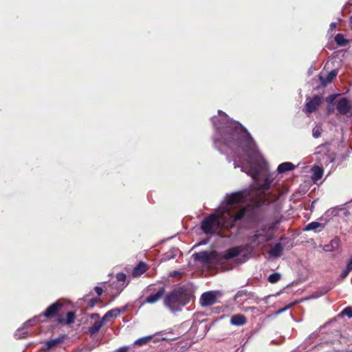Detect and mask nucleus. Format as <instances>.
<instances>
[{
    "instance_id": "1",
    "label": "nucleus",
    "mask_w": 352,
    "mask_h": 352,
    "mask_svg": "<svg viewBox=\"0 0 352 352\" xmlns=\"http://www.w3.org/2000/svg\"><path fill=\"white\" fill-rule=\"evenodd\" d=\"M224 144L231 148H240L249 158L256 153L255 144L246 129L238 122L230 121L221 131Z\"/></svg>"
},
{
    "instance_id": "2",
    "label": "nucleus",
    "mask_w": 352,
    "mask_h": 352,
    "mask_svg": "<svg viewBox=\"0 0 352 352\" xmlns=\"http://www.w3.org/2000/svg\"><path fill=\"white\" fill-rule=\"evenodd\" d=\"M254 193L249 200L250 203L246 205L248 220L252 223H258L265 218L268 201L265 198L257 195L256 192Z\"/></svg>"
},
{
    "instance_id": "3",
    "label": "nucleus",
    "mask_w": 352,
    "mask_h": 352,
    "mask_svg": "<svg viewBox=\"0 0 352 352\" xmlns=\"http://www.w3.org/2000/svg\"><path fill=\"white\" fill-rule=\"evenodd\" d=\"M190 297L186 290L183 287H178L165 296L164 304L171 311H177L181 309L182 307L188 303Z\"/></svg>"
},
{
    "instance_id": "4",
    "label": "nucleus",
    "mask_w": 352,
    "mask_h": 352,
    "mask_svg": "<svg viewBox=\"0 0 352 352\" xmlns=\"http://www.w3.org/2000/svg\"><path fill=\"white\" fill-rule=\"evenodd\" d=\"M200 228L206 234L217 233L223 228L220 216L215 213L210 214L202 220Z\"/></svg>"
},
{
    "instance_id": "5",
    "label": "nucleus",
    "mask_w": 352,
    "mask_h": 352,
    "mask_svg": "<svg viewBox=\"0 0 352 352\" xmlns=\"http://www.w3.org/2000/svg\"><path fill=\"white\" fill-rule=\"evenodd\" d=\"M317 149V160L321 165L328 166L336 160V154L331 148V143L326 142L318 146Z\"/></svg>"
},
{
    "instance_id": "6",
    "label": "nucleus",
    "mask_w": 352,
    "mask_h": 352,
    "mask_svg": "<svg viewBox=\"0 0 352 352\" xmlns=\"http://www.w3.org/2000/svg\"><path fill=\"white\" fill-rule=\"evenodd\" d=\"M192 257L195 261H199L202 264L208 265H220L219 252L212 250L210 252L202 251L195 253Z\"/></svg>"
},
{
    "instance_id": "7",
    "label": "nucleus",
    "mask_w": 352,
    "mask_h": 352,
    "mask_svg": "<svg viewBox=\"0 0 352 352\" xmlns=\"http://www.w3.org/2000/svg\"><path fill=\"white\" fill-rule=\"evenodd\" d=\"M255 192L248 190H242L226 196V204L229 206L235 204H243L249 201Z\"/></svg>"
},
{
    "instance_id": "8",
    "label": "nucleus",
    "mask_w": 352,
    "mask_h": 352,
    "mask_svg": "<svg viewBox=\"0 0 352 352\" xmlns=\"http://www.w3.org/2000/svg\"><path fill=\"white\" fill-rule=\"evenodd\" d=\"M64 302L61 300H58L50 305L45 309L42 316L49 319L54 318L55 317L57 318L58 316H61V314L64 313Z\"/></svg>"
},
{
    "instance_id": "9",
    "label": "nucleus",
    "mask_w": 352,
    "mask_h": 352,
    "mask_svg": "<svg viewBox=\"0 0 352 352\" xmlns=\"http://www.w3.org/2000/svg\"><path fill=\"white\" fill-rule=\"evenodd\" d=\"M241 246H236L234 248H229L226 253H219V263L220 265L223 264L227 260L231 259L239 256L243 251Z\"/></svg>"
},
{
    "instance_id": "10",
    "label": "nucleus",
    "mask_w": 352,
    "mask_h": 352,
    "mask_svg": "<svg viewBox=\"0 0 352 352\" xmlns=\"http://www.w3.org/2000/svg\"><path fill=\"white\" fill-rule=\"evenodd\" d=\"M323 98L320 96L316 95L311 100L307 101L305 104V112L311 113L315 112L319 106L322 104Z\"/></svg>"
},
{
    "instance_id": "11",
    "label": "nucleus",
    "mask_w": 352,
    "mask_h": 352,
    "mask_svg": "<svg viewBox=\"0 0 352 352\" xmlns=\"http://www.w3.org/2000/svg\"><path fill=\"white\" fill-rule=\"evenodd\" d=\"M165 293L164 287H161L157 290L154 289L153 292L145 298L144 303L155 304L164 296Z\"/></svg>"
},
{
    "instance_id": "12",
    "label": "nucleus",
    "mask_w": 352,
    "mask_h": 352,
    "mask_svg": "<svg viewBox=\"0 0 352 352\" xmlns=\"http://www.w3.org/2000/svg\"><path fill=\"white\" fill-rule=\"evenodd\" d=\"M76 317V315L75 311H69L66 313L65 318L63 316L62 314L61 316H58V317L56 318L55 321L59 324L70 325L74 322Z\"/></svg>"
},
{
    "instance_id": "13",
    "label": "nucleus",
    "mask_w": 352,
    "mask_h": 352,
    "mask_svg": "<svg viewBox=\"0 0 352 352\" xmlns=\"http://www.w3.org/2000/svg\"><path fill=\"white\" fill-rule=\"evenodd\" d=\"M217 301V296L213 292L204 293L200 298L202 306L208 307L214 305Z\"/></svg>"
},
{
    "instance_id": "14",
    "label": "nucleus",
    "mask_w": 352,
    "mask_h": 352,
    "mask_svg": "<svg viewBox=\"0 0 352 352\" xmlns=\"http://www.w3.org/2000/svg\"><path fill=\"white\" fill-rule=\"evenodd\" d=\"M351 106L346 98H341L337 104V110L341 115H347L350 113Z\"/></svg>"
},
{
    "instance_id": "15",
    "label": "nucleus",
    "mask_w": 352,
    "mask_h": 352,
    "mask_svg": "<svg viewBox=\"0 0 352 352\" xmlns=\"http://www.w3.org/2000/svg\"><path fill=\"white\" fill-rule=\"evenodd\" d=\"M230 323L234 326H243L247 323V318L243 314H235L231 317Z\"/></svg>"
},
{
    "instance_id": "16",
    "label": "nucleus",
    "mask_w": 352,
    "mask_h": 352,
    "mask_svg": "<svg viewBox=\"0 0 352 352\" xmlns=\"http://www.w3.org/2000/svg\"><path fill=\"white\" fill-rule=\"evenodd\" d=\"M148 270L147 265L144 262H140L133 270L132 275L134 277L140 276Z\"/></svg>"
},
{
    "instance_id": "17",
    "label": "nucleus",
    "mask_w": 352,
    "mask_h": 352,
    "mask_svg": "<svg viewBox=\"0 0 352 352\" xmlns=\"http://www.w3.org/2000/svg\"><path fill=\"white\" fill-rule=\"evenodd\" d=\"M283 251V245L280 243H277L269 251V254L272 257H280Z\"/></svg>"
},
{
    "instance_id": "18",
    "label": "nucleus",
    "mask_w": 352,
    "mask_h": 352,
    "mask_svg": "<svg viewBox=\"0 0 352 352\" xmlns=\"http://www.w3.org/2000/svg\"><path fill=\"white\" fill-rule=\"evenodd\" d=\"M313 175L311 176V179L314 182H316L319 179H320L323 175L324 170L322 167L319 166H314L312 168Z\"/></svg>"
},
{
    "instance_id": "19",
    "label": "nucleus",
    "mask_w": 352,
    "mask_h": 352,
    "mask_svg": "<svg viewBox=\"0 0 352 352\" xmlns=\"http://www.w3.org/2000/svg\"><path fill=\"white\" fill-rule=\"evenodd\" d=\"M65 338V335H61L58 338L48 340L45 343L47 350H50L59 344L62 343Z\"/></svg>"
},
{
    "instance_id": "20",
    "label": "nucleus",
    "mask_w": 352,
    "mask_h": 352,
    "mask_svg": "<svg viewBox=\"0 0 352 352\" xmlns=\"http://www.w3.org/2000/svg\"><path fill=\"white\" fill-rule=\"evenodd\" d=\"M295 166L292 162H283L278 165L277 171L278 173H284L294 170Z\"/></svg>"
},
{
    "instance_id": "21",
    "label": "nucleus",
    "mask_w": 352,
    "mask_h": 352,
    "mask_svg": "<svg viewBox=\"0 0 352 352\" xmlns=\"http://www.w3.org/2000/svg\"><path fill=\"white\" fill-rule=\"evenodd\" d=\"M121 314V310L118 308L112 309L109 311H108L104 316H103V321H108L111 318H117Z\"/></svg>"
},
{
    "instance_id": "22",
    "label": "nucleus",
    "mask_w": 352,
    "mask_h": 352,
    "mask_svg": "<svg viewBox=\"0 0 352 352\" xmlns=\"http://www.w3.org/2000/svg\"><path fill=\"white\" fill-rule=\"evenodd\" d=\"M106 321H103V318H102V320L100 321H96L91 327H89V332L91 335H94L97 333L101 327H102L104 322Z\"/></svg>"
},
{
    "instance_id": "23",
    "label": "nucleus",
    "mask_w": 352,
    "mask_h": 352,
    "mask_svg": "<svg viewBox=\"0 0 352 352\" xmlns=\"http://www.w3.org/2000/svg\"><path fill=\"white\" fill-rule=\"evenodd\" d=\"M338 75V71L336 69L331 70L328 73L325 78L320 76V80L323 84L330 83Z\"/></svg>"
},
{
    "instance_id": "24",
    "label": "nucleus",
    "mask_w": 352,
    "mask_h": 352,
    "mask_svg": "<svg viewBox=\"0 0 352 352\" xmlns=\"http://www.w3.org/2000/svg\"><path fill=\"white\" fill-rule=\"evenodd\" d=\"M324 228V225L316 221H312L309 223H308L305 228H304V230L305 231H310V230H314L316 231L317 229L320 228V230H322Z\"/></svg>"
},
{
    "instance_id": "25",
    "label": "nucleus",
    "mask_w": 352,
    "mask_h": 352,
    "mask_svg": "<svg viewBox=\"0 0 352 352\" xmlns=\"http://www.w3.org/2000/svg\"><path fill=\"white\" fill-rule=\"evenodd\" d=\"M245 216H246V217L248 218V210L246 206L240 209L238 212H236V213L234 216L233 221L241 220Z\"/></svg>"
},
{
    "instance_id": "26",
    "label": "nucleus",
    "mask_w": 352,
    "mask_h": 352,
    "mask_svg": "<svg viewBox=\"0 0 352 352\" xmlns=\"http://www.w3.org/2000/svg\"><path fill=\"white\" fill-rule=\"evenodd\" d=\"M335 41L338 46L344 47L346 46L349 41L346 40L342 34H338L335 36Z\"/></svg>"
},
{
    "instance_id": "27",
    "label": "nucleus",
    "mask_w": 352,
    "mask_h": 352,
    "mask_svg": "<svg viewBox=\"0 0 352 352\" xmlns=\"http://www.w3.org/2000/svg\"><path fill=\"white\" fill-rule=\"evenodd\" d=\"M177 252H178V250L176 248H173V249L170 250L169 252H166L164 255L163 259L164 261H166V260H170L171 258H174L176 256Z\"/></svg>"
},
{
    "instance_id": "28",
    "label": "nucleus",
    "mask_w": 352,
    "mask_h": 352,
    "mask_svg": "<svg viewBox=\"0 0 352 352\" xmlns=\"http://www.w3.org/2000/svg\"><path fill=\"white\" fill-rule=\"evenodd\" d=\"M152 338H153L152 336H148L139 338L135 342V344L137 345H139V346L144 345V344H147L152 339Z\"/></svg>"
},
{
    "instance_id": "29",
    "label": "nucleus",
    "mask_w": 352,
    "mask_h": 352,
    "mask_svg": "<svg viewBox=\"0 0 352 352\" xmlns=\"http://www.w3.org/2000/svg\"><path fill=\"white\" fill-rule=\"evenodd\" d=\"M281 276L279 273H273L268 276V281L271 283H276L280 280Z\"/></svg>"
},
{
    "instance_id": "30",
    "label": "nucleus",
    "mask_w": 352,
    "mask_h": 352,
    "mask_svg": "<svg viewBox=\"0 0 352 352\" xmlns=\"http://www.w3.org/2000/svg\"><path fill=\"white\" fill-rule=\"evenodd\" d=\"M340 315L347 316L350 318H352V308L351 307H347L344 308L340 313Z\"/></svg>"
},
{
    "instance_id": "31",
    "label": "nucleus",
    "mask_w": 352,
    "mask_h": 352,
    "mask_svg": "<svg viewBox=\"0 0 352 352\" xmlns=\"http://www.w3.org/2000/svg\"><path fill=\"white\" fill-rule=\"evenodd\" d=\"M250 295V293L248 292L247 290H241V291H239L234 298L235 299H237L238 298H240V297H242V296H248Z\"/></svg>"
},
{
    "instance_id": "32",
    "label": "nucleus",
    "mask_w": 352,
    "mask_h": 352,
    "mask_svg": "<svg viewBox=\"0 0 352 352\" xmlns=\"http://www.w3.org/2000/svg\"><path fill=\"white\" fill-rule=\"evenodd\" d=\"M321 133H322V129L320 127L316 126L313 129V136L315 138H318L320 137Z\"/></svg>"
},
{
    "instance_id": "33",
    "label": "nucleus",
    "mask_w": 352,
    "mask_h": 352,
    "mask_svg": "<svg viewBox=\"0 0 352 352\" xmlns=\"http://www.w3.org/2000/svg\"><path fill=\"white\" fill-rule=\"evenodd\" d=\"M117 280L119 282H124L126 279V276L124 273L120 272L116 275Z\"/></svg>"
},
{
    "instance_id": "34",
    "label": "nucleus",
    "mask_w": 352,
    "mask_h": 352,
    "mask_svg": "<svg viewBox=\"0 0 352 352\" xmlns=\"http://www.w3.org/2000/svg\"><path fill=\"white\" fill-rule=\"evenodd\" d=\"M333 243H336L334 241H331L329 244L325 245L324 246V250L326 252H331L333 250Z\"/></svg>"
},
{
    "instance_id": "35",
    "label": "nucleus",
    "mask_w": 352,
    "mask_h": 352,
    "mask_svg": "<svg viewBox=\"0 0 352 352\" xmlns=\"http://www.w3.org/2000/svg\"><path fill=\"white\" fill-rule=\"evenodd\" d=\"M100 301V298H92L89 300V307H94L96 305V303Z\"/></svg>"
},
{
    "instance_id": "36",
    "label": "nucleus",
    "mask_w": 352,
    "mask_h": 352,
    "mask_svg": "<svg viewBox=\"0 0 352 352\" xmlns=\"http://www.w3.org/2000/svg\"><path fill=\"white\" fill-rule=\"evenodd\" d=\"M351 271V270H350L346 267V269L341 273L340 277L342 278H345L349 275V274Z\"/></svg>"
},
{
    "instance_id": "37",
    "label": "nucleus",
    "mask_w": 352,
    "mask_h": 352,
    "mask_svg": "<svg viewBox=\"0 0 352 352\" xmlns=\"http://www.w3.org/2000/svg\"><path fill=\"white\" fill-rule=\"evenodd\" d=\"M94 290H95V292H96V294H98V296H101L102 292H103L102 288L100 287H98V286H96L94 287Z\"/></svg>"
},
{
    "instance_id": "38",
    "label": "nucleus",
    "mask_w": 352,
    "mask_h": 352,
    "mask_svg": "<svg viewBox=\"0 0 352 352\" xmlns=\"http://www.w3.org/2000/svg\"><path fill=\"white\" fill-rule=\"evenodd\" d=\"M270 183L267 182V180H265V183L262 185L261 188L263 190H267L270 188Z\"/></svg>"
},
{
    "instance_id": "39",
    "label": "nucleus",
    "mask_w": 352,
    "mask_h": 352,
    "mask_svg": "<svg viewBox=\"0 0 352 352\" xmlns=\"http://www.w3.org/2000/svg\"><path fill=\"white\" fill-rule=\"evenodd\" d=\"M180 274H181L180 272H179L177 271H173V272L170 273V276H171V277H177V276H179Z\"/></svg>"
},
{
    "instance_id": "40",
    "label": "nucleus",
    "mask_w": 352,
    "mask_h": 352,
    "mask_svg": "<svg viewBox=\"0 0 352 352\" xmlns=\"http://www.w3.org/2000/svg\"><path fill=\"white\" fill-rule=\"evenodd\" d=\"M346 267L352 270V255L351 256L349 261L346 265Z\"/></svg>"
},
{
    "instance_id": "41",
    "label": "nucleus",
    "mask_w": 352,
    "mask_h": 352,
    "mask_svg": "<svg viewBox=\"0 0 352 352\" xmlns=\"http://www.w3.org/2000/svg\"><path fill=\"white\" fill-rule=\"evenodd\" d=\"M278 223V222H276V223H270V224L269 225V226H268V230H273V229L276 227V224H277Z\"/></svg>"
},
{
    "instance_id": "42",
    "label": "nucleus",
    "mask_w": 352,
    "mask_h": 352,
    "mask_svg": "<svg viewBox=\"0 0 352 352\" xmlns=\"http://www.w3.org/2000/svg\"><path fill=\"white\" fill-rule=\"evenodd\" d=\"M118 352H127V349L126 347H120L118 349Z\"/></svg>"
},
{
    "instance_id": "43",
    "label": "nucleus",
    "mask_w": 352,
    "mask_h": 352,
    "mask_svg": "<svg viewBox=\"0 0 352 352\" xmlns=\"http://www.w3.org/2000/svg\"><path fill=\"white\" fill-rule=\"evenodd\" d=\"M335 98V95H331L328 98H327V101H329V102H332L333 100H334Z\"/></svg>"
},
{
    "instance_id": "44",
    "label": "nucleus",
    "mask_w": 352,
    "mask_h": 352,
    "mask_svg": "<svg viewBox=\"0 0 352 352\" xmlns=\"http://www.w3.org/2000/svg\"><path fill=\"white\" fill-rule=\"evenodd\" d=\"M262 236V234H261L256 233V234L254 235V236H253L254 240L255 241V240H256V239H259V238H260V236Z\"/></svg>"
},
{
    "instance_id": "45",
    "label": "nucleus",
    "mask_w": 352,
    "mask_h": 352,
    "mask_svg": "<svg viewBox=\"0 0 352 352\" xmlns=\"http://www.w3.org/2000/svg\"><path fill=\"white\" fill-rule=\"evenodd\" d=\"M331 289V287H329L324 289V291L321 293L322 295L327 294L329 290Z\"/></svg>"
},
{
    "instance_id": "46",
    "label": "nucleus",
    "mask_w": 352,
    "mask_h": 352,
    "mask_svg": "<svg viewBox=\"0 0 352 352\" xmlns=\"http://www.w3.org/2000/svg\"><path fill=\"white\" fill-rule=\"evenodd\" d=\"M336 23H331L330 24V28H331V30H333V28H336Z\"/></svg>"
},
{
    "instance_id": "47",
    "label": "nucleus",
    "mask_w": 352,
    "mask_h": 352,
    "mask_svg": "<svg viewBox=\"0 0 352 352\" xmlns=\"http://www.w3.org/2000/svg\"><path fill=\"white\" fill-rule=\"evenodd\" d=\"M98 316H99V314H92L91 318H94V317L97 318Z\"/></svg>"
},
{
    "instance_id": "48",
    "label": "nucleus",
    "mask_w": 352,
    "mask_h": 352,
    "mask_svg": "<svg viewBox=\"0 0 352 352\" xmlns=\"http://www.w3.org/2000/svg\"><path fill=\"white\" fill-rule=\"evenodd\" d=\"M261 230H262L263 231H265V230H266V227H263V228H261Z\"/></svg>"
},
{
    "instance_id": "49",
    "label": "nucleus",
    "mask_w": 352,
    "mask_h": 352,
    "mask_svg": "<svg viewBox=\"0 0 352 352\" xmlns=\"http://www.w3.org/2000/svg\"><path fill=\"white\" fill-rule=\"evenodd\" d=\"M256 175H257V173H254V174L253 175V178H255V177H256Z\"/></svg>"
},
{
    "instance_id": "50",
    "label": "nucleus",
    "mask_w": 352,
    "mask_h": 352,
    "mask_svg": "<svg viewBox=\"0 0 352 352\" xmlns=\"http://www.w3.org/2000/svg\"><path fill=\"white\" fill-rule=\"evenodd\" d=\"M232 227H234V223H233L230 226V228H232Z\"/></svg>"
},
{
    "instance_id": "51",
    "label": "nucleus",
    "mask_w": 352,
    "mask_h": 352,
    "mask_svg": "<svg viewBox=\"0 0 352 352\" xmlns=\"http://www.w3.org/2000/svg\"><path fill=\"white\" fill-rule=\"evenodd\" d=\"M223 113L221 111L219 110V113Z\"/></svg>"
}]
</instances>
